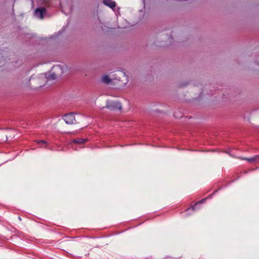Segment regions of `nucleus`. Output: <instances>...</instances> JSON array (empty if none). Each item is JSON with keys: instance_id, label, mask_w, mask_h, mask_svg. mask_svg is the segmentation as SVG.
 Masks as SVG:
<instances>
[{"instance_id": "423d86ee", "label": "nucleus", "mask_w": 259, "mask_h": 259, "mask_svg": "<svg viewBox=\"0 0 259 259\" xmlns=\"http://www.w3.org/2000/svg\"><path fill=\"white\" fill-rule=\"evenodd\" d=\"M102 81L106 84H109L111 82V79L107 75H104L101 79Z\"/></svg>"}, {"instance_id": "f257e3e1", "label": "nucleus", "mask_w": 259, "mask_h": 259, "mask_svg": "<svg viewBox=\"0 0 259 259\" xmlns=\"http://www.w3.org/2000/svg\"><path fill=\"white\" fill-rule=\"evenodd\" d=\"M106 107L110 110H120L121 109V104L118 102L114 101H108Z\"/></svg>"}, {"instance_id": "9b49d317", "label": "nucleus", "mask_w": 259, "mask_h": 259, "mask_svg": "<svg viewBox=\"0 0 259 259\" xmlns=\"http://www.w3.org/2000/svg\"><path fill=\"white\" fill-rule=\"evenodd\" d=\"M54 68H55L56 69L62 70V68L59 66H55V67H54Z\"/></svg>"}, {"instance_id": "20e7f679", "label": "nucleus", "mask_w": 259, "mask_h": 259, "mask_svg": "<svg viewBox=\"0 0 259 259\" xmlns=\"http://www.w3.org/2000/svg\"><path fill=\"white\" fill-rule=\"evenodd\" d=\"M103 3L112 9L116 6L115 3L111 0H103Z\"/></svg>"}, {"instance_id": "f03ea898", "label": "nucleus", "mask_w": 259, "mask_h": 259, "mask_svg": "<svg viewBox=\"0 0 259 259\" xmlns=\"http://www.w3.org/2000/svg\"><path fill=\"white\" fill-rule=\"evenodd\" d=\"M63 119L67 124H73L75 122L74 115L72 113L64 115Z\"/></svg>"}, {"instance_id": "1a4fd4ad", "label": "nucleus", "mask_w": 259, "mask_h": 259, "mask_svg": "<svg viewBox=\"0 0 259 259\" xmlns=\"http://www.w3.org/2000/svg\"><path fill=\"white\" fill-rule=\"evenodd\" d=\"M57 75L55 73H52L51 75H49L47 77L48 79H54L56 78Z\"/></svg>"}, {"instance_id": "39448f33", "label": "nucleus", "mask_w": 259, "mask_h": 259, "mask_svg": "<svg viewBox=\"0 0 259 259\" xmlns=\"http://www.w3.org/2000/svg\"><path fill=\"white\" fill-rule=\"evenodd\" d=\"M244 160H246L250 163H253L259 160V155H255L251 158H243Z\"/></svg>"}, {"instance_id": "7ed1b4c3", "label": "nucleus", "mask_w": 259, "mask_h": 259, "mask_svg": "<svg viewBox=\"0 0 259 259\" xmlns=\"http://www.w3.org/2000/svg\"><path fill=\"white\" fill-rule=\"evenodd\" d=\"M46 13V10L44 7L37 8L34 12V15L37 18L43 19L44 16Z\"/></svg>"}, {"instance_id": "9d476101", "label": "nucleus", "mask_w": 259, "mask_h": 259, "mask_svg": "<svg viewBox=\"0 0 259 259\" xmlns=\"http://www.w3.org/2000/svg\"><path fill=\"white\" fill-rule=\"evenodd\" d=\"M36 142L38 143H43L45 144H47V142L45 140H38V141H36Z\"/></svg>"}, {"instance_id": "0eeeda50", "label": "nucleus", "mask_w": 259, "mask_h": 259, "mask_svg": "<svg viewBox=\"0 0 259 259\" xmlns=\"http://www.w3.org/2000/svg\"><path fill=\"white\" fill-rule=\"evenodd\" d=\"M86 141V139L78 138L73 140V142L77 144H82Z\"/></svg>"}, {"instance_id": "6e6552de", "label": "nucleus", "mask_w": 259, "mask_h": 259, "mask_svg": "<svg viewBox=\"0 0 259 259\" xmlns=\"http://www.w3.org/2000/svg\"><path fill=\"white\" fill-rule=\"evenodd\" d=\"M203 202V201H200L199 202H198L197 203H196L194 206H193L192 208H189L187 209V210H186L187 211H189L190 210H194V209H195L196 208V207L199 204H201Z\"/></svg>"}]
</instances>
